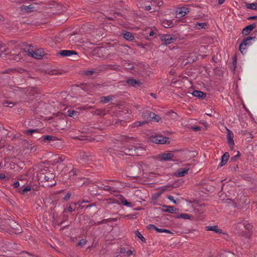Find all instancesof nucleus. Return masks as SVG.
<instances>
[{
  "label": "nucleus",
  "mask_w": 257,
  "mask_h": 257,
  "mask_svg": "<svg viewBox=\"0 0 257 257\" xmlns=\"http://www.w3.org/2000/svg\"><path fill=\"white\" fill-rule=\"evenodd\" d=\"M190 12V8L188 7H181L177 9L176 15L179 17H182Z\"/></svg>",
  "instance_id": "10"
},
{
  "label": "nucleus",
  "mask_w": 257,
  "mask_h": 257,
  "mask_svg": "<svg viewBox=\"0 0 257 257\" xmlns=\"http://www.w3.org/2000/svg\"><path fill=\"white\" fill-rule=\"evenodd\" d=\"M174 157V154L172 153H162L159 155L158 158L160 161H170Z\"/></svg>",
  "instance_id": "12"
},
{
  "label": "nucleus",
  "mask_w": 257,
  "mask_h": 257,
  "mask_svg": "<svg viewBox=\"0 0 257 257\" xmlns=\"http://www.w3.org/2000/svg\"><path fill=\"white\" fill-rule=\"evenodd\" d=\"M95 114L98 115H104L106 114V110L105 109H97L95 111Z\"/></svg>",
  "instance_id": "36"
},
{
  "label": "nucleus",
  "mask_w": 257,
  "mask_h": 257,
  "mask_svg": "<svg viewBox=\"0 0 257 257\" xmlns=\"http://www.w3.org/2000/svg\"><path fill=\"white\" fill-rule=\"evenodd\" d=\"M125 83L128 85L133 86L135 87H139L141 85V82L139 80H136L133 78H130L127 79L125 81Z\"/></svg>",
  "instance_id": "14"
},
{
  "label": "nucleus",
  "mask_w": 257,
  "mask_h": 257,
  "mask_svg": "<svg viewBox=\"0 0 257 257\" xmlns=\"http://www.w3.org/2000/svg\"><path fill=\"white\" fill-rule=\"evenodd\" d=\"M240 156V153L239 151L237 152V154L231 158V160L232 161H235L238 159Z\"/></svg>",
  "instance_id": "53"
},
{
  "label": "nucleus",
  "mask_w": 257,
  "mask_h": 257,
  "mask_svg": "<svg viewBox=\"0 0 257 257\" xmlns=\"http://www.w3.org/2000/svg\"><path fill=\"white\" fill-rule=\"evenodd\" d=\"M71 195V193L68 192L63 197V200L65 201H68L70 199Z\"/></svg>",
  "instance_id": "55"
},
{
  "label": "nucleus",
  "mask_w": 257,
  "mask_h": 257,
  "mask_svg": "<svg viewBox=\"0 0 257 257\" xmlns=\"http://www.w3.org/2000/svg\"><path fill=\"white\" fill-rule=\"evenodd\" d=\"M126 68L128 69L133 70L134 69V65L130 63H127L126 64Z\"/></svg>",
  "instance_id": "58"
},
{
  "label": "nucleus",
  "mask_w": 257,
  "mask_h": 257,
  "mask_svg": "<svg viewBox=\"0 0 257 257\" xmlns=\"http://www.w3.org/2000/svg\"><path fill=\"white\" fill-rule=\"evenodd\" d=\"M98 185H97L98 187L100 190H103L105 191H107L109 192H114L115 188L113 187H111L109 185H104L103 183H97Z\"/></svg>",
  "instance_id": "17"
},
{
  "label": "nucleus",
  "mask_w": 257,
  "mask_h": 257,
  "mask_svg": "<svg viewBox=\"0 0 257 257\" xmlns=\"http://www.w3.org/2000/svg\"><path fill=\"white\" fill-rule=\"evenodd\" d=\"M67 210L68 212H71L72 211H73V205L72 204H70L68 207L67 208Z\"/></svg>",
  "instance_id": "62"
},
{
  "label": "nucleus",
  "mask_w": 257,
  "mask_h": 257,
  "mask_svg": "<svg viewBox=\"0 0 257 257\" xmlns=\"http://www.w3.org/2000/svg\"><path fill=\"white\" fill-rule=\"evenodd\" d=\"M138 46H139L140 47H141L142 48L145 49L146 48V46H148V44H143L142 43H141L138 44Z\"/></svg>",
  "instance_id": "60"
},
{
  "label": "nucleus",
  "mask_w": 257,
  "mask_h": 257,
  "mask_svg": "<svg viewBox=\"0 0 257 257\" xmlns=\"http://www.w3.org/2000/svg\"><path fill=\"white\" fill-rule=\"evenodd\" d=\"M29 48H24L20 49V51L17 52L16 50H18V48H15V49L13 50L14 53L12 54L11 53V56H14V58H11L15 61H19L23 57V53H26L28 56L33 57L36 59H40L44 56V52H41L39 50L36 51H33L31 49V45H29Z\"/></svg>",
  "instance_id": "1"
},
{
  "label": "nucleus",
  "mask_w": 257,
  "mask_h": 257,
  "mask_svg": "<svg viewBox=\"0 0 257 257\" xmlns=\"http://www.w3.org/2000/svg\"><path fill=\"white\" fill-rule=\"evenodd\" d=\"M35 7L33 5H30L29 6H25V10L28 12L34 11Z\"/></svg>",
  "instance_id": "46"
},
{
  "label": "nucleus",
  "mask_w": 257,
  "mask_h": 257,
  "mask_svg": "<svg viewBox=\"0 0 257 257\" xmlns=\"http://www.w3.org/2000/svg\"><path fill=\"white\" fill-rule=\"evenodd\" d=\"M144 151L145 150L143 147H137L132 145H128L127 146L121 147L118 155L132 156H139L142 154V152Z\"/></svg>",
  "instance_id": "2"
},
{
  "label": "nucleus",
  "mask_w": 257,
  "mask_h": 257,
  "mask_svg": "<svg viewBox=\"0 0 257 257\" xmlns=\"http://www.w3.org/2000/svg\"><path fill=\"white\" fill-rule=\"evenodd\" d=\"M145 123V121H143V122L137 121V122L134 123V124L135 125V126H141V125H142Z\"/></svg>",
  "instance_id": "61"
},
{
  "label": "nucleus",
  "mask_w": 257,
  "mask_h": 257,
  "mask_svg": "<svg viewBox=\"0 0 257 257\" xmlns=\"http://www.w3.org/2000/svg\"><path fill=\"white\" fill-rule=\"evenodd\" d=\"M128 47L126 45L120 46L117 48V51L124 52L125 51H127L126 48Z\"/></svg>",
  "instance_id": "44"
},
{
  "label": "nucleus",
  "mask_w": 257,
  "mask_h": 257,
  "mask_svg": "<svg viewBox=\"0 0 257 257\" xmlns=\"http://www.w3.org/2000/svg\"><path fill=\"white\" fill-rule=\"evenodd\" d=\"M206 26H207L206 23H197L195 27L197 29H205Z\"/></svg>",
  "instance_id": "34"
},
{
  "label": "nucleus",
  "mask_w": 257,
  "mask_h": 257,
  "mask_svg": "<svg viewBox=\"0 0 257 257\" xmlns=\"http://www.w3.org/2000/svg\"><path fill=\"white\" fill-rule=\"evenodd\" d=\"M86 242H87V240L85 239H81L78 242L77 245L82 246L86 244Z\"/></svg>",
  "instance_id": "50"
},
{
  "label": "nucleus",
  "mask_w": 257,
  "mask_h": 257,
  "mask_svg": "<svg viewBox=\"0 0 257 257\" xmlns=\"http://www.w3.org/2000/svg\"><path fill=\"white\" fill-rule=\"evenodd\" d=\"M153 112L149 110H146L143 112L142 116L144 118L148 120H152Z\"/></svg>",
  "instance_id": "23"
},
{
  "label": "nucleus",
  "mask_w": 257,
  "mask_h": 257,
  "mask_svg": "<svg viewBox=\"0 0 257 257\" xmlns=\"http://www.w3.org/2000/svg\"><path fill=\"white\" fill-rule=\"evenodd\" d=\"M60 55L63 57L70 56L73 55H77V53L74 50H60L57 53V55Z\"/></svg>",
  "instance_id": "13"
},
{
  "label": "nucleus",
  "mask_w": 257,
  "mask_h": 257,
  "mask_svg": "<svg viewBox=\"0 0 257 257\" xmlns=\"http://www.w3.org/2000/svg\"><path fill=\"white\" fill-rule=\"evenodd\" d=\"M108 68H109L111 70H117L119 68L118 65H109L107 66Z\"/></svg>",
  "instance_id": "54"
},
{
  "label": "nucleus",
  "mask_w": 257,
  "mask_h": 257,
  "mask_svg": "<svg viewBox=\"0 0 257 257\" xmlns=\"http://www.w3.org/2000/svg\"><path fill=\"white\" fill-rule=\"evenodd\" d=\"M120 200L121 203L124 206L130 207L133 206L132 202H128L124 197L122 196H121V198H120Z\"/></svg>",
  "instance_id": "28"
},
{
  "label": "nucleus",
  "mask_w": 257,
  "mask_h": 257,
  "mask_svg": "<svg viewBox=\"0 0 257 257\" xmlns=\"http://www.w3.org/2000/svg\"><path fill=\"white\" fill-rule=\"evenodd\" d=\"M189 169L186 168H180L177 171V176L183 177L187 174Z\"/></svg>",
  "instance_id": "24"
},
{
  "label": "nucleus",
  "mask_w": 257,
  "mask_h": 257,
  "mask_svg": "<svg viewBox=\"0 0 257 257\" xmlns=\"http://www.w3.org/2000/svg\"><path fill=\"white\" fill-rule=\"evenodd\" d=\"M135 233L136 235L138 236L143 242H146L145 238L141 234V233L138 230L135 231Z\"/></svg>",
  "instance_id": "38"
},
{
  "label": "nucleus",
  "mask_w": 257,
  "mask_h": 257,
  "mask_svg": "<svg viewBox=\"0 0 257 257\" xmlns=\"http://www.w3.org/2000/svg\"><path fill=\"white\" fill-rule=\"evenodd\" d=\"M255 38V37H247L243 39L239 47V50L242 54H243V51L245 50V47L250 46L251 44L250 40H254Z\"/></svg>",
  "instance_id": "8"
},
{
  "label": "nucleus",
  "mask_w": 257,
  "mask_h": 257,
  "mask_svg": "<svg viewBox=\"0 0 257 257\" xmlns=\"http://www.w3.org/2000/svg\"><path fill=\"white\" fill-rule=\"evenodd\" d=\"M3 104L5 106L12 107L16 104V103L13 102L12 101H9L8 100H5L3 101Z\"/></svg>",
  "instance_id": "37"
},
{
  "label": "nucleus",
  "mask_w": 257,
  "mask_h": 257,
  "mask_svg": "<svg viewBox=\"0 0 257 257\" xmlns=\"http://www.w3.org/2000/svg\"><path fill=\"white\" fill-rule=\"evenodd\" d=\"M191 129L195 132L199 131L201 130V127L198 126H191Z\"/></svg>",
  "instance_id": "59"
},
{
  "label": "nucleus",
  "mask_w": 257,
  "mask_h": 257,
  "mask_svg": "<svg viewBox=\"0 0 257 257\" xmlns=\"http://www.w3.org/2000/svg\"><path fill=\"white\" fill-rule=\"evenodd\" d=\"M162 194V192H157L152 195V200H156L158 198L160 197L161 195Z\"/></svg>",
  "instance_id": "41"
},
{
  "label": "nucleus",
  "mask_w": 257,
  "mask_h": 257,
  "mask_svg": "<svg viewBox=\"0 0 257 257\" xmlns=\"http://www.w3.org/2000/svg\"><path fill=\"white\" fill-rule=\"evenodd\" d=\"M120 36L124 39L129 41H133L135 39V37L133 33L125 30L122 32Z\"/></svg>",
  "instance_id": "15"
},
{
  "label": "nucleus",
  "mask_w": 257,
  "mask_h": 257,
  "mask_svg": "<svg viewBox=\"0 0 257 257\" xmlns=\"http://www.w3.org/2000/svg\"><path fill=\"white\" fill-rule=\"evenodd\" d=\"M145 32L146 34H149L150 37H154V38H158L159 37L160 34H158L157 32H154L151 28H148L146 29Z\"/></svg>",
  "instance_id": "20"
},
{
  "label": "nucleus",
  "mask_w": 257,
  "mask_h": 257,
  "mask_svg": "<svg viewBox=\"0 0 257 257\" xmlns=\"http://www.w3.org/2000/svg\"><path fill=\"white\" fill-rule=\"evenodd\" d=\"M41 139L42 141L44 142H51L53 141H57L58 139L55 136H50V135H45L43 136Z\"/></svg>",
  "instance_id": "18"
},
{
  "label": "nucleus",
  "mask_w": 257,
  "mask_h": 257,
  "mask_svg": "<svg viewBox=\"0 0 257 257\" xmlns=\"http://www.w3.org/2000/svg\"><path fill=\"white\" fill-rule=\"evenodd\" d=\"M205 230L207 231H213L217 233H221L222 232V230L221 229L218 228L217 225L207 226L205 227Z\"/></svg>",
  "instance_id": "21"
},
{
  "label": "nucleus",
  "mask_w": 257,
  "mask_h": 257,
  "mask_svg": "<svg viewBox=\"0 0 257 257\" xmlns=\"http://www.w3.org/2000/svg\"><path fill=\"white\" fill-rule=\"evenodd\" d=\"M143 3H139V8L142 9L145 11H150L152 9V7L151 5H150V3L146 5H143Z\"/></svg>",
  "instance_id": "32"
},
{
  "label": "nucleus",
  "mask_w": 257,
  "mask_h": 257,
  "mask_svg": "<svg viewBox=\"0 0 257 257\" xmlns=\"http://www.w3.org/2000/svg\"><path fill=\"white\" fill-rule=\"evenodd\" d=\"M7 221V223L9 224V226L12 229V230L11 231L12 232V233L17 234L21 233L22 232V229L21 225L17 223L16 221L12 220H9L8 221Z\"/></svg>",
  "instance_id": "6"
},
{
  "label": "nucleus",
  "mask_w": 257,
  "mask_h": 257,
  "mask_svg": "<svg viewBox=\"0 0 257 257\" xmlns=\"http://www.w3.org/2000/svg\"><path fill=\"white\" fill-rule=\"evenodd\" d=\"M0 51H1V53H0V56L2 57H5V56H3V55H8L9 54V52H8V50H7L6 48H2V47H0Z\"/></svg>",
  "instance_id": "40"
},
{
  "label": "nucleus",
  "mask_w": 257,
  "mask_h": 257,
  "mask_svg": "<svg viewBox=\"0 0 257 257\" xmlns=\"http://www.w3.org/2000/svg\"><path fill=\"white\" fill-rule=\"evenodd\" d=\"M159 38L162 41V45H167L170 44L176 40V38L172 37L171 35L160 34Z\"/></svg>",
  "instance_id": "7"
},
{
  "label": "nucleus",
  "mask_w": 257,
  "mask_h": 257,
  "mask_svg": "<svg viewBox=\"0 0 257 257\" xmlns=\"http://www.w3.org/2000/svg\"><path fill=\"white\" fill-rule=\"evenodd\" d=\"M147 228L149 230H156V228H157V227L156 225H154V224H149V225L147 226Z\"/></svg>",
  "instance_id": "56"
},
{
  "label": "nucleus",
  "mask_w": 257,
  "mask_h": 257,
  "mask_svg": "<svg viewBox=\"0 0 257 257\" xmlns=\"http://www.w3.org/2000/svg\"><path fill=\"white\" fill-rule=\"evenodd\" d=\"M132 139V138H130L126 136H122L120 137L119 140L122 142H128L129 141Z\"/></svg>",
  "instance_id": "42"
},
{
  "label": "nucleus",
  "mask_w": 257,
  "mask_h": 257,
  "mask_svg": "<svg viewBox=\"0 0 257 257\" xmlns=\"http://www.w3.org/2000/svg\"><path fill=\"white\" fill-rule=\"evenodd\" d=\"M256 27V24L255 23H252L250 25H249L247 26H246L242 31V34L243 35L247 36L251 31L253 30L254 28H255Z\"/></svg>",
  "instance_id": "16"
},
{
  "label": "nucleus",
  "mask_w": 257,
  "mask_h": 257,
  "mask_svg": "<svg viewBox=\"0 0 257 257\" xmlns=\"http://www.w3.org/2000/svg\"><path fill=\"white\" fill-rule=\"evenodd\" d=\"M163 207L167 208L166 209L163 210L164 212L172 213H174V211H178V209L174 208L173 206L164 205Z\"/></svg>",
  "instance_id": "29"
},
{
  "label": "nucleus",
  "mask_w": 257,
  "mask_h": 257,
  "mask_svg": "<svg viewBox=\"0 0 257 257\" xmlns=\"http://www.w3.org/2000/svg\"><path fill=\"white\" fill-rule=\"evenodd\" d=\"M167 198L171 201L173 202L175 204H178L179 203V200H175L174 199V197L173 196H171V195H168L167 196Z\"/></svg>",
  "instance_id": "48"
},
{
  "label": "nucleus",
  "mask_w": 257,
  "mask_h": 257,
  "mask_svg": "<svg viewBox=\"0 0 257 257\" xmlns=\"http://www.w3.org/2000/svg\"><path fill=\"white\" fill-rule=\"evenodd\" d=\"M229 157V154L228 152H225L221 157V161L220 163V166H224L228 161Z\"/></svg>",
  "instance_id": "22"
},
{
  "label": "nucleus",
  "mask_w": 257,
  "mask_h": 257,
  "mask_svg": "<svg viewBox=\"0 0 257 257\" xmlns=\"http://www.w3.org/2000/svg\"><path fill=\"white\" fill-rule=\"evenodd\" d=\"M137 5L139 7V3H143V5H146L150 3L149 1L148 0H136Z\"/></svg>",
  "instance_id": "43"
},
{
  "label": "nucleus",
  "mask_w": 257,
  "mask_h": 257,
  "mask_svg": "<svg viewBox=\"0 0 257 257\" xmlns=\"http://www.w3.org/2000/svg\"><path fill=\"white\" fill-rule=\"evenodd\" d=\"M170 187L173 188V187H174V186L173 185H170V184L163 186L160 188V189L161 190V191L160 192H162V193H163L164 191L167 190L168 188H170Z\"/></svg>",
  "instance_id": "47"
},
{
  "label": "nucleus",
  "mask_w": 257,
  "mask_h": 257,
  "mask_svg": "<svg viewBox=\"0 0 257 257\" xmlns=\"http://www.w3.org/2000/svg\"><path fill=\"white\" fill-rule=\"evenodd\" d=\"M227 142L229 144V146L231 149H232L233 146L234 145V143L233 141V134L232 132L231 131L227 129Z\"/></svg>",
  "instance_id": "11"
},
{
  "label": "nucleus",
  "mask_w": 257,
  "mask_h": 257,
  "mask_svg": "<svg viewBox=\"0 0 257 257\" xmlns=\"http://www.w3.org/2000/svg\"><path fill=\"white\" fill-rule=\"evenodd\" d=\"M38 132H39L38 129H29V130H25L24 132V133L26 135L31 136V135H32V134L34 133H38Z\"/></svg>",
  "instance_id": "33"
},
{
  "label": "nucleus",
  "mask_w": 257,
  "mask_h": 257,
  "mask_svg": "<svg viewBox=\"0 0 257 257\" xmlns=\"http://www.w3.org/2000/svg\"><path fill=\"white\" fill-rule=\"evenodd\" d=\"M94 73V71L93 70H86L83 72V74L87 76H89L93 74Z\"/></svg>",
  "instance_id": "52"
},
{
  "label": "nucleus",
  "mask_w": 257,
  "mask_h": 257,
  "mask_svg": "<svg viewBox=\"0 0 257 257\" xmlns=\"http://www.w3.org/2000/svg\"><path fill=\"white\" fill-rule=\"evenodd\" d=\"M162 24L166 28H171L174 26L172 20H164L162 21Z\"/></svg>",
  "instance_id": "26"
},
{
  "label": "nucleus",
  "mask_w": 257,
  "mask_h": 257,
  "mask_svg": "<svg viewBox=\"0 0 257 257\" xmlns=\"http://www.w3.org/2000/svg\"><path fill=\"white\" fill-rule=\"evenodd\" d=\"M242 224L243 225V228H245L246 230L248 231H250L252 228V225L250 223L243 221Z\"/></svg>",
  "instance_id": "39"
},
{
  "label": "nucleus",
  "mask_w": 257,
  "mask_h": 257,
  "mask_svg": "<svg viewBox=\"0 0 257 257\" xmlns=\"http://www.w3.org/2000/svg\"><path fill=\"white\" fill-rule=\"evenodd\" d=\"M37 178L39 181L49 183L53 182L55 175L50 172L48 167H44L37 172Z\"/></svg>",
  "instance_id": "3"
},
{
  "label": "nucleus",
  "mask_w": 257,
  "mask_h": 257,
  "mask_svg": "<svg viewBox=\"0 0 257 257\" xmlns=\"http://www.w3.org/2000/svg\"><path fill=\"white\" fill-rule=\"evenodd\" d=\"M79 172V171L77 169H73L72 170L70 171L69 172L70 176H74V175H76L77 174V173Z\"/></svg>",
  "instance_id": "51"
},
{
  "label": "nucleus",
  "mask_w": 257,
  "mask_h": 257,
  "mask_svg": "<svg viewBox=\"0 0 257 257\" xmlns=\"http://www.w3.org/2000/svg\"><path fill=\"white\" fill-rule=\"evenodd\" d=\"M161 120V117L153 112L152 120H155L156 122H159Z\"/></svg>",
  "instance_id": "45"
},
{
  "label": "nucleus",
  "mask_w": 257,
  "mask_h": 257,
  "mask_svg": "<svg viewBox=\"0 0 257 257\" xmlns=\"http://www.w3.org/2000/svg\"><path fill=\"white\" fill-rule=\"evenodd\" d=\"M193 96L200 99H204L206 97V94L203 92L199 90H194L192 93Z\"/></svg>",
  "instance_id": "19"
},
{
  "label": "nucleus",
  "mask_w": 257,
  "mask_h": 257,
  "mask_svg": "<svg viewBox=\"0 0 257 257\" xmlns=\"http://www.w3.org/2000/svg\"><path fill=\"white\" fill-rule=\"evenodd\" d=\"M114 98L112 95H108L106 96H102L100 97V102L103 103H106L110 102Z\"/></svg>",
  "instance_id": "25"
},
{
  "label": "nucleus",
  "mask_w": 257,
  "mask_h": 257,
  "mask_svg": "<svg viewBox=\"0 0 257 257\" xmlns=\"http://www.w3.org/2000/svg\"><path fill=\"white\" fill-rule=\"evenodd\" d=\"M246 8L253 10H257V3H246Z\"/></svg>",
  "instance_id": "30"
},
{
  "label": "nucleus",
  "mask_w": 257,
  "mask_h": 257,
  "mask_svg": "<svg viewBox=\"0 0 257 257\" xmlns=\"http://www.w3.org/2000/svg\"><path fill=\"white\" fill-rule=\"evenodd\" d=\"M126 250L124 247H121L120 249V253H126Z\"/></svg>",
  "instance_id": "63"
},
{
  "label": "nucleus",
  "mask_w": 257,
  "mask_h": 257,
  "mask_svg": "<svg viewBox=\"0 0 257 257\" xmlns=\"http://www.w3.org/2000/svg\"><path fill=\"white\" fill-rule=\"evenodd\" d=\"M175 218H182L184 219H189L191 218V216L188 214L179 213L174 216Z\"/></svg>",
  "instance_id": "27"
},
{
  "label": "nucleus",
  "mask_w": 257,
  "mask_h": 257,
  "mask_svg": "<svg viewBox=\"0 0 257 257\" xmlns=\"http://www.w3.org/2000/svg\"><path fill=\"white\" fill-rule=\"evenodd\" d=\"M13 186L15 188H17V192L23 195H26L28 191H31V190H38L39 188L38 186H32L31 184H29L23 189L22 188H19L18 187L20 186V182L19 181L14 182Z\"/></svg>",
  "instance_id": "4"
},
{
  "label": "nucleus",
  "mask_w": 257,
  "mask_h": 257,
  "mask_svg": "<svg viewBox=\"0 0 257 257\" xmlns=\"http://www.w3.org/2000/svg\"><path fill=\"white\" fill-rule=\"evenodd\" d=\"M65 157L64 156H61L60 157H59L57 160V163H60L64 161Z\"/></svg>",
  "instance_id": "57"
},
{
  "label": "nucleus",
  "mask_w": 257,
  "mask_h": 257,
  "mask_svg": "<svg viewBox=\"0 0 257 257\" xmlns=\"http://www.w3.org/2000/svg\"><path fill=\"white\" fill-rule=\"evenodd\" d=\"M67 114L69 116L74 118L77 117L78 115V112L74 110H68L67 111Z\"/></svg>",
  "instance_id": "31"
},
{
  "label": "nucleus",
  "mask_w": 257,
  "mask_h": 257,
  "mask_svg": "<svg viewBox=\"0 0 257 257\" xmlns=\"http://www.w3.org/2000/svg\"><path fill=\"white\" fill-rule=\"evenodd\" d=\"M92 156L91 155H87L86 154H83L82 156V159L84 162H88L89 161L92 160Z\"/></svg>",
  "instance_id": "35"
},
{
  "label": "nucleus",
  "mask_w": 257,
  "mask_h": 257,
  "mask_svg": "<svg viewBox=\"0 0 257 257\" xmlns=\"http://www.w3.org/2000/svg\"><path fill=\"white\" fill-rule=\"evenodd\" d=\"M243 221H240L235 224V231L236 234L240 236H244L246 232L243 231V225L242 224Z\"/></svg>",
  "instance_id": "9"
},
{
  "label": "nucleus",
  "mask_w": 257,
  "mask_h": 257,
  "mask_svg": "<svg viewBox=\"0 0 257 257\" xmlns=\"http://www.w3.org/2000/svg\"><path fill=\"white\" fill-rule=\"evenodd\" d=\"M247 19L248 20L257 19V16H250V17H248Z\"/></svg>",
  "instance_id": "64"
},
{
  "label": "nucleus",
  "mask_w": 257,
  "mask_h": 257,
  "mask_svg": "<svg viewBox=\"0 0 257 257\" xmlns=\"http://www.w3.org/2000/svg\"><path fill=\"white\" fill-rule=\"evenodd\" d=\"M150 139L152 143L156 144H164L170 143V138L164 137L162 135L152 136Z\"/></svg>",
  "instance_id": "5"
},
{
  "label": "nucleus",
  "mask_w": 257,
  "mask_h": 257,
  "mask_svg": "<svg viewBox=\"0 0 257 257\" xmlns=\"http://www.w3.org/2000/svg\"><path fill=\"white\" fill-rule=\"evenodd\" d=\"M222 254L225 255L226 257H233L234 254L230 251H225Z\"/></svg>",
  "instance_id": "49"
}]
</instances>
